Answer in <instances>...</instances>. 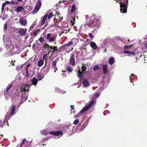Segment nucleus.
I'll return each mask as SVG.
<instances>
[{
    "mask_svg": "<svg viewBox=\"0 0 147 147\" xmlns=\"http://www.w3.org/2000/svg\"><path fill=\"white\" fill-rule=\"evenodd\" d=\"M49 134L51 135H53L54 136L60 137L63 135V131H59L55 132L51 131L50 132Z\"/></svg>",
    "mask_w": 147,
    "mask_h": 147,
    "instance_id": "9",
    "label": "nucleus"
},
{
    "mask_svg": "<svg viewBox=\"0 0 147 147\" xmlns=\"http://www.w3.org/2000/svg\"><path fill=\"white\" fill-rule=\"evenodd\" d=\"M41 5V2L40 1H39L35 6V8L32 11V13L33 14L36 13L39 10Z\"/></svg>",
    "mask_w": 147,
    "mask_h": 147,
    "instance_id": "7",
    "label": "nucleus"
},
{
    "mask_svg": "<svg viewBox=\"0 0 147 147\" xmlns=\"http://www.w3.org/2000/svg\"><path fill=\"white\" fill-rule=\"evenodd\" d=\"M11 3L9 1H6L5 3H5V5L6 4H10Z\"/></svg>",
    "mask_w": 147,
    "mask_h": 147,
    "instance_id": "50",
    "label": "nucleus"
},
{
    "mask_svg": "<svg viewBox=\"0 0 147 147\" xmlns=\"http://www.w3.org/2000/svg\"><path fill=\"white\" fill-rule=\"evenodd\" d=\"M75 18H72V20H71V22L72 23V25H74V22L75 21Z\"/></svg>",
    "mask_w": 147,
    "mask_h": 147,
    "instance_id": "45",
    "label": "nucleus"
},
{
    "mask_svg": "<svg viewBox=\"0 0 147 147\" xmlns=\"http://www.w3.org/2000/svg\"><path fill=\"white\" fill-rule=\"evenodd\" d=\"M1 121H0V123H1Z\"/></svg>",
    "mask_w": 147,
    "mask_h": 147,
    "instance_id": "59",
    "label": "nucleus"
},
{
    "mask_svg": "<svg viewBox=\"0 0 147 147\" xmlns=\"http://www.w3.org/2000/svg\"><path fill=\"white\" fill-rule=\"evenodd\" d=\"M57 16L58 18H59V20H57V21H58V22H57H57H61V19L63 18V16H61V14L59 13H58V14H57Z\"/></svg>",
    "mask_w": 147,
    "mask_h": 147,
    "instance_id": "26",
    "label": "nucleus"
},
{
    "mask_svg": "<svg viewBox=\"0 0 147 147\" xmlns=\"http://www.w3.org/2000/svg\"><path fill=\"white\" fill-rule=\"evenodd\" d=\"M18 33L21 36H24L26 35L27 30L26 28H19L18 29Z\"/></svg>",
    "mask_w": 147,
    "mask_h": 147,
    "instance_id": "10",
    "label": "nucleus"
},
{
    "mask_svg": "<svg viewBox=\"0 0 147 147\" xmlns=\"http://www.w3.org/2000/svg\"><path fill=\"white\" fill-rule=\"evenodd\" d=\"M4 30H6L7 29V23H6L4 25Z\"/></svg>",
    "mask_w": 147,
    "mask_h": 147,
    "instance_id": "42",
    "label": "nucleus"
},
{
    "mask_svg": "<svg viewBox=\"0 0 147 147\" xmlns=\"http://www.w3.org/2000/svg\"><path fill=\"white\" fill-rule=\"evenodd\" d=\"M107 65H104L102 66V69L103 71V73L104 74H107Z\"/></svg>",
    "mask_w": 147,
    "mask_h": 147,
    "instance_id": "21",
    "label": "nucleus"
},
{
    "mask_svg": "<svg viewBox=\"0 0 147 147\" xmlns=\"http://www.w3.org/2000/svg\"><path fill=\"white\" fill-rule=\"evenodd\" d=\"M79 120L78 119H77L74 122V124L75 125H76L79 123Z\"/></svg>",
    "mask_w": 147,
    "mask_h": 147,
    "instance_id": "40",
    "label": "nucleus"
},
{
    "mask_svg": "<svg viewBox=\"0 0 147 147\" xmlns=\"http://www.w3.org/2000/svg\"><path fill=\"white\" fill-rule=\"evenodd\" d=\"M94 100H92L88 105H87L85 107L83 108L80 112H79L77 115H75L74 117L75 118H77L78 117H80L82 113L90 109L94 104Z\"/></svg>",
    "mask_w": 147,
    "mask_h": 147,
    "instance_id": "4",
    "label": "nucleus"
},
{
    "mask_svg": "<svg viewBox=\"0 0 147 147\" xmlns=\"http://www.w3.org/2000/svg\"><path fill=\"white\" fill-rule=\"evenodd\" d=\"M25 140V139H24L23 141V142H22V144H21V146H20V147H21V146H22V144H23V143H24V140Z\"/></svg>",
    "mask_w": 147,
    "mask_h": 147,
    "instance_id": "53",
    "label": "nucleus"
},
{
    "mask_svg": "<svg viewBox=\"0 0 147 147\" xmlns=\"http://www.w3.org/2000/svg\"><path fill=\"white\" fill-rule=\"evenodd\" d=\"M86 67L85 66H82V71L83 72H84V71H86Z\"/></svg>",
    "mask_w": 147,
    "mask_h": 147,
    "instance_id": "37",
    "label": "nucleus"
},
{
    "mask_svg": "<svg viewBox=\"0 0 147 147\" xmlns=\"http://www.w3.org/2000/svg\"><path fill=\"white\" fill-rule=\"evenodd\" d=\"M73 49V48H71V50H72Z\"/></svg>",
    "mask_w": 147,
    "mask_h": 147,
    "instance_id": "58",
    "label": "nucleus"
},
{
    "mask_svg": "<svg viewBox=\"0 0 147 147\" xmlns=\"http://www.w3.org/2000/svg\"><path fill=\"white\" fill-rule=\"evenodd\" d=\"M64 33V32H61V34H62Z\"/></svg>",
    "mask_w": 147,
    "mask_h": 147,
    "instance_id": "57",
    "label": "nucleus"
},
{
    "mask_svg": "<svg viewBox=\"0 0 147 147\" xmlns=\"http://www.w3.org/2000/svg\"><path fill=\"white\" fill-rule=\"evenodd\" d=\"M7 35H4L3 36V40L6 45H7L6 47L7 49L8 50V52H9V54H10V55H12L14 52V51H13L14 48L12 45L10 44L8 45L9 44L7 43V42H8L9 43H10V41L9 39H7Z\"/></svg>",
    "mask_w": 147,
    "mask_h": 147,
    "instance_id": "2",
    "label": "nucleus"
},
{
    "mask_svg": "<svg viewBox=\"0 0 147 147\" xmlns=\"http://www.w3.org/2000/svg\"><path fill=\"white\" fill-rule=\"evenodd\" d=\"M104 115H105V113H104Z\"/></svg>",
    "mask_w": 147,
    "mask_h": 147,
    "instance_id": "60",
    "label": "nucleus"
},
{
    "mask_svg": "<svg viewBox=\"0 0 147 147\" xmlns=\"http://www.w3.org/2000/svg\"><path fill=\"white\" fill-rule=\"evenodd\" d=\"M100 95V93H96L95 94L93 98H96L98 97Z\"/></svg>",
    "mask_w": 147,
    "mask_h": 147,
    "instance_id": "35",
    "label": "nucleus"
},
{
    "mask_svg": "<svg viewBox=\"0 0 147 147\" xmlns=\"http://www.w3.org/2000/svg\"><path fill=\"white\" fill-rule=\"evenodd\" d=\"M20 24L22 26H26L27 25V21L26 19L24 18H20Z\"/></svg>",
    "mask_w": 147,
    "mask_h": 147,
    "instance_id": "12",
    "label": "nucleus"
},
{
    "mask_svg": "<svg viewBox=\"0 0 147 147\" xmlns=\"http://www.w3.org/2000/svg\"><path fill=\"white\" fill-rule=\"evenodd\" d=\"M44 61L42 60H40L38 62L37 65L39 67L42 66L44 63Z\"/></svg>",
    "mask_w": 147,
    "mask_h": 147,
    "instance_id": "24",
    "label": "nucleus"
},
{
    "mask_svg": "<svg viewBox=\"0 0 147 147\" xmlns=\"http://www.w3.org/2000/svg\"><path fill=\"white\" fill-rule=\"evenodd\" d=\"M71 108L72 109H74V106H71Z\"/></svg>",
    "mask_w": 147,
    "mask_h": 147,
    "instance_id": "54",
    "label": "nucleus"
},
{
    "mask_svg": "<svg viewBox=\"0 0 147 147\" xmlns=\"http://www.w3.org/2000/svg\"><path fill=\"white\" fill-rule=\"evenodd\" d=\"M36 25V24L35 22H34L32 24L33 26H34L35 27V25Z\"/></svg>",
    "mask_w": 147,
    "mask_h": 147,
    "instance_id": "52",
    "label": "nucleus"
},
{
    "mask_svg": "<svg viewBox=\"0 0 147 147\" xmlns=\"http://www.w3.org/2000/svg\"><path fill=\"white\" fill-rule=\"evenodd\" d=\"M50 46L48 44H46L45 45L43 46V48L44 49H47V51L48 52H49L50 51Z\"/></svg>",
    "mask_w": 147,
    "mask_h": 147,
    "instance_id": "20",
    "label": "nucleus"
},
{
    "mask_svg": "<svg viewBox=\"0 0 147 147\" xmlns=\"http://www.w3.org/2000/svg\"><path fill=\"white\" fill-rule=\"evenodd\" d=\"M48 14H46L43 17L41 18V24L43 25L45 22L46 19L48 16Z\"/></svg>",
    "mask_w": 147,
    "mask_h": 147,
    "instance_id": "15",
    "label": "nucleus"
},
{
    "mask_svg": "<svg viewBox=\"0 0 147 147\" xmlns=\"http://www.w3.org/2000/svg\"><path fill=\"white\" fill-rule=\"evenodd\" d=\"M50 51H51L52 52H54L55 50H57V48L56 47H54L53 46H51L50 47Z\"/></svg>",
    "mask_w": 147,
    "mask_h": 147,
    "instance_id": "32",
    "label": "nucleus"
},
{
    "mask_svg": "<svg viewBox=\"0 0 147 147\" xmlns=\"http://www.w3.org/2000/svg\"><path fill=\"white\" fill-rule=\"evenodd\" d=\"M78 42V40L76 38H73L72 39L69 43H67L65 46H70L71 45H75L77 44Z\"/></svg>",
    "mask_w": 147,
    "mask_h": 147,
    "instance_id": "11",
    "label": "nucleus"
},
{
    "mask_svg": "<svg viewBox=\"0 0 147 147\" xmlns=\"http://www.w3.org/2000/svg\"><path fill=\"white\" fill-rule=\"evenodd\" d=\"M94 100H92L88 105H87L85 107L83 108L80 112H79L77 115H75L74 117L75 118H77L78 117H80L82 113L90 109L94 104Z\"/></svg>",
    "mask_w": 147,
    "mask_h": 147,
    "instance_id": "3",
    "label": "nucleus"
},
{
    "mask_svg": "<svg viewBox=\"0 0 147 147\" xmlns=\"http://www.w3.org/2000/svg\"><path fill=\"white\" fill-rule=\"evenodd\" d=\"M145 45L146 47L147 48V44H145Z\"/></svg>",
    "mask_w": 147,
    "mask_h": 147,
    "instance_id": "56",
    "label": "nucleus"
},
{
    "mask_svg": "<svg viewBox=\"0 0 147 147\" xmlns=\"http://www.w3.org/2000/svg\"><path fill=\"white\" fill-rule=\"evenodd\" d=\"M12 86L13 84L12 83L9 84L5 90V92H7L9 90L11 89Z\"/></svg>",
    "mask_w": 147,
    "mask_h": 147,
    "instance_id": "22",
    "label": "nucleus"
},
{
    "mask_svg": "<svg viewBox=\"0 0 147 147\" xmlns=\"http://www.w3.org/2000/svg\"><path fill=\"white\" fill-rule=\"evenodd\" d=\"M47 14H48V18L49 19H50L51 18L53 15L54 16L55 15V14H54V13L53 12H51L49 13H48Z\"/></svg>",
    "mask_w": 147,
    "mask_h": 147,
    "instance_id": "28",
    "label": "nucleus"
},
{
    "mask_svg": "<svg viewBox=\"0 0 147 147\" xmlns=\"http://www.w3.org/2000/svg\"><path fill=\"white\" fill-rule=\"evenodd\" d=\"M76 8V6L74 5H73L71 7V9L70 10V12H73L74 11Z\"/></svg>",
    "mask_w": 147,
    "mask_h": 147,
    "instance_id": "31",
    "label": "nucleus"
},
{
    "mask_svg": "<svg viewBox=\"0 0 147 147\" xmlns=\"http://www.w3.org/2000/svg\"><path fill=\"white\" fill-rule=\"evenodd\" d=\"M75 55L72 54L70 57V64L72 65H74L75 64V61L74 60Z\"/></svg>",
    "mask_w": 147,
    "mask_h": 147,
    "instance_id": "16",
    "label": "nucleus"
},
{
    "mask_svg": "<svg viewBox=\"0 0 147 147\" xmlns=\"http://www.w3.org/2000/svg\"><path fill=\"white\" fill-rule=\"evenodd\" d=\"M132 47V45L130 46H127L126 45L124 47V49H130L131 47Z\"/></svg>",
    "mask_w": 147,
    "mask_h": 147,
    "instance_id": "39",
    "label": "nucleus"
},
{
    "mask_svg": "<svg viewBox=\"0 0 147 147\" xmlns=\"http://www.w3.org/2000/svg\"><path fill=\"white\" fill-rule=\"evenodd\" d=\"M67 69V71L69 72H71L73 70V69L70 67H68Z\"/></svg>",
    "mask_w": 147,
    "mask_h": 147,
    "instance_id": "41",
    "label": "nucleus"
},
{
    "mask_svg": "<svg viewBox=\"0 0 147 147\" xmlns=\"http://www.w3.org/2000/svg\"><path fill=\"white\" fill-rule=\"evenodd\" d=\"M101 24V20L94 18L93 23L92 26L94 28H98L100 27Z\"/></svg>",
    "mask_w": 147,
    "mask_h": 147,
    "instance_id": "6",
    "label": "nucleus"
},
{
    "mask_svg": "<svg viewBox=\"0 0 147 147\" xmlns=\"http://www.w3.org/2000/svg\"><path fill=\"white\" fill-rule=\"evenodd\" d=\"M90 45L94 49H97V46L96 43L93 42H91L90 43Z\"/></svg>",
    "mask_w": 147,
    "mask_h": 147,
    "instance_id": "17",
    "label": "nucleus"
},
{
    "mask_svg": "<svg viewBox=\"0 0 147 147\" xmlns=\"http://www.w3.org/2000/svg\"><path fill=\"white\" fill-rule=\"evenodd\" d=\"M34 26H33L32 25L30 27V28H29V30H32V29H33L34 28Z\"/></svg>",
    "mask_w": 147,
    "mask_h": 147,
    "instance_id": "46",
    "label": "nucleus"
},
{
    "mask_svg": "<svg viewBox=\"0 0 147 147\" xmlns=\"http://www.w3.org/2000/svg\"><path fill=\"white\" fill-rule=\"evenodd\" d=\"M11 2V4H18V2H15L14 1H11L10 2Z\"/></svg>",
    "mask_w": 147,
    "mask_h": 147,
    "instance_id": "48",
    "label": "nucleus"
},
{
    "mask_svg": "<svg viewBox=\"0 0 147 147\" xmlns=\"http://www.w3.org/2000/svg\"><path fill=\"white\" fill-rule=\"evenodd\" d=\"M32 84L30 86L28 85H25L22 86L21 87V93L22 94V99L25 101L28 98L27 95L25 94L26 92H27L29 89L30 87L32 84L34 86L36 85L38 81L35 78H34L32 81Z\"/></svg>",
    "mask_w": 147,
    "mask_h": 147,
    "instance_id": "1",
    "label": "nucleus"
},
{
    "mask_svg": "<svg viewBox=\"0 0 147 147\" xmlns=\"http://www.w3.org/2000/svg\"><path fill=\"white\" fill-rule=\"evenodd\" d=\"M53 68L54 70V71L55 72L57 69L56 67H53Z\"/></svg>",
    "mask_w": 147,
    "mask_h": 147,
    "instance_id": "47",
    "label": "nucleus"
},
{
    "mask_svg": "<svg viewBox=\"0 0 147 147\" xmlns=\"http://www.w3.org/2000/svg\"><path fill=\"white\" fill-rule=\"evenodd\" d=\"M99 68L98 66V65H96L93 67V70L94 71H96Z\"/></svg>",
    "mask_w": 147,
    "mask_h": 147,
    "instance_id": "36",
    "label": "nucleus"
},
{
    "mask_svg": "<svg viewBox=\"0 0 147 147\" xmlns=\"http://www.w3.org/2000/svg\"><path fill=\"white\" fill-rule=\"evenodd\" d=\"M56 62L55 61L53 62L52 63V65L53 66V67H56Z\"/></svg>",
    "mask_w": 147,
    "mask_h": 147,
    "instance_id": "44",
    "label": "nucleus"
},
{
    "mask_svg": "<svg viewBox=\"0 0 147 147\" xmlns=\"http://www.w3.org/2000/svg\"><path fill=\"white\" fill-rule=\"evenodd\" d=\"M24 7L22 6H18L16 9V12H20L24 9Z\"/></svg>",
    "mask_w": 147,
    "mask_h": 147,
    "instance_id": "25",
    "label": "nucleus"
},
{
    "mask_svg": "<svg viewBox=\"0 0 147 147\" xmlns=\"http://www.w3.org/2000/svg\"><path fill=\"white\" fill-rule=\"evenodd\" d=\"M48 55L47 54H43L42 57L43 59L45 60V61H46L48 59Z\"/></svg>",
    "mask_w": 147,
    "mask_h": 147,
    "instance_id": "29",
    "label": "nucleus"
},
{
    "mask_svg": "<svg viewBox=\"0 0 147 147\" xmlns=\"http://www.w3.org/2000/svg\"><path fill=\"white\" fill-rule=\"evenodd\" d=\"M85 128V127H82V129H81V130L82 131V130H83Z\"/></svg>",
    "mask_w": 147,
    "mask_h": 147,
    "instance_id": "55",
    "label": "nucleus"
},
{
    "mask_svg": "<svg viewBox=\"0 0 147 147\" xmlns=\"http://www.w3.org/2000/svg\"><path fill=\"white\" fill-rule=\"evenodd\" d=\"M82 85L84 87H88L90 85L89 81L86 79H84L82 82Z\"/></svg>",
    "mask_w": 147,
    "mask_h": 147,
    "instance_id": "14",
    "label": "nucleus"
},
{
    "mask_svg": "<svg viewBox=\"0 0 147 147\" xmlns=\"http://www.w3.org/2000/svg\"><path fill=\"white\" fill-rule=\"evenodd\" d=\"M115 62L114 59L112 57H111L109 59V63L110 65H112Z\"/></svg>",
    "mask_w": 147,
    "mask_h": 147,
    "instance_id": "27",
    "label": "nucleus"
},
{
    "mask_svg": "<svg viewBox=\"0 0 147 147\" xmlns=\"http://www.w3.org/2000/svg\"><path fill=\"white\" fill-rule=\"evenodd\" d=\"M55 92H61V93H64L65 92H63V91L61 90L58 88H56L55 89Z\"/></svg>",
    "mask_w": 147,
    "mask_h": 147,
    "instance_id": "30",
    "label": "nucleus"
},
{
    "mask_svg": "<svg viewBox=\"0 0 147 147\" xmlns=\"http://www.w3.org/2000/svg\"><path fill=\"white\" fill-rule=\"evenodd\" d=\"M30 65H28L25 68V70L26 72V76L28 77L29 76V74L28 73V71L29 70V67L30 66Z\"/></svg>",
    "mask_w": 147,
    "mask_h": 147,
    "instance_id": "19",
    "label": "nucleus"
},
{
    "mask_svg": "<svg viewBox=\"0 0 147 147\" xmlns=\"http://www.w3.org/2000/svg\"><path fill=\"white\" fill-rule=\"evenodd\" d=\"M40 31L39 29H38L36 30V31L34 33L33 35L34 36H35L37 35V33L39 32Z\"/></svg>",
    "mask_w": 147,
    "mask_h": 147,
    "instance_id": "34",
    "label": "nucleus"
},
{
    "mask_svg": "<svg viewBox=\"0 0 147 147\" xmlns=\"http://www.w3.org/2000/svg\"><path fill=\"white\" fill-rule=\"evenodd\" d=\"M88 36L90 37V38H92L93 37L92 33H89L88 34Z\"/></svg>",
    "mask_w": 147,
    "mask_h": 147,
    "instance_id": "51",
    "label": "nucleus"
},
{
    "mask_svg": "<svg viewBox=\"0 0 147 147\" xmlns=\"http://www.w3.org/2000/svg\"><path fill=\"white\" fill-rule=\"evenodd\" d=\"M39 41L41 43L44 42V39L42 37H40L38 39Z\"/></svg>",
    "mask_w": 147,
    "mask_h": 147,
    "instance_id": "38",
    "label": "nucleus"
},
{
    "mask_svg": "<svg viewBox=\"0 0 147 147\" xmlns=\"http://www.w3.org/2000/svg\"><path fill=\"white\" fill-rule=\"evenodd\" d=\"M134 74H131V77H130V82H132V77H134Z\"/></svg>",
    "mask_w": 147,
    "mask_h": 147,
    "instance_id": "43",
    "label": "nucleus"
},
{
    "mask_svg": "<svg viewBox=\"0 0 147 147\" xmlns=\"http://www.w3.org/2000/svg\"><path fill=\"white\" fill-rule=\"evenodd\" d=\"M123 53L127 54L128 56H130L131 55H135V53L134 52H130L129 51H125Z\"/></svg>",
    "mask_w": 147,
    "mask_h": 147,
    "instance_id": "18",
    "label": "nucleus"
},
{
    "mask_svg": "<svg viewBox=\"0 0 147 147\" xmlns=\"http://www.w3.org/2000/svg\"><path fill=\"white\" fill-rule=\"evenodd\" d=\"M77 69H78V75L79 78H82L83 76V74L85 72H83L82 71H80V68L77 67L76 69L77 70Z\"/></svg>",
    "mask_w": 147,
    "mask_h": 147,
    "instance_id": "13",
    "label": "nucleus"
},
{
    "mask_svg": "<svg viewBox=\"0 0 147 147\" xmlns=\"http://www.w3.org/2000/svg\"><path fill=\"white\" fill-rule=\"evenodd\" d=\"M16 106L12 104L10 107V108L9 111L7 113L5 117L4 121H6L9 118L13 115L15 114V111Z\"/></svg>",
    "mask_w": 147,
    "mask_h": 147,
    "instance_id": "5",
    "label": "nucleus"
},
{
    "mask_svg": "<svg viewBox=\"0 0 147 147\" xmlns=\"http://www.w3.org/2000/svg\"><path fill=\"white\" fill-rule=\"evenodd\" d=\"M5 5V3H3L2 5V7L1 8V9L2 11L3 10L4 8V6Z\"/></svg>",
    "mask_w": 147,
    "mask_h": 147,
    "instance_id": "49",
    "label": "nucleus"
},
{
    "mask_svg": "<svg viewBox=\"0 0 147 147\" xmlns=\"http://www.w3.org/2000/svg\"><path fill=\"white\" fill-rule=\"evenodd\" d=\"M37 77L39 80H41L44 77V76L39 73L37 74Z\"/></svg>",
    "mask_w": 147,
    "mask_h": 147,
    "instance_id": "23",
    "label": "nucleus"
},
{
    "mask_svg": "<svg viewBox=\"0 0 147 147\" xmlns=\"http://www.w3.org/2000/svg\"><path fill=\"white\" fill-rule=\"evenodd\" d=\"M41 133L43 135H46L49 134V133L45 130H43L41 131Z\"/></svg>",
    "mask_w": 147,
    "mask_h": 147,
    "instance_id": "33",
    "label": "nucleus"
},
{
    "mask_svg": "<svg viewBox=\"0 0 147 147\" xmlns=\"http://www.w3.org/2000/svg\"><path fill=\"white\" fill-rule=\"evenodd\" d=\"M52 35L51 33L47 34L46 36V38L47 40H48L50 42H53L54 41L56 38L55 37L53 36H52Z\"/></svg>",
    "mask_w": 147,
    "mask_h": 147,
    "instance_id": "8",
    "label": "nucleus"
}]
</instances>
